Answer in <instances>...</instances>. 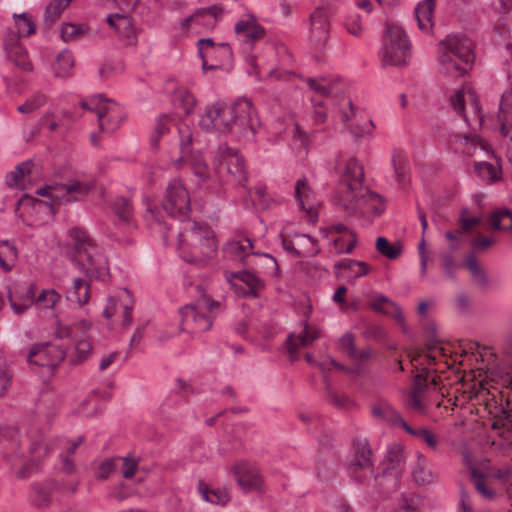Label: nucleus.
<instances>
[{"label": "nucleus", "mask_w": 512, "mask_h": 512, "mask_svg": "<svg viewBox=\"0 0 512 512\" xmlns=\"http://www.w3.org/2000/svg\"><path fill=\"white\" fill-rule=\"evenodd\" d=\"M364 168L356 158H349L341 171L335 192L336 203L349 214L379 216L385 210L383 198L363 185Z\"/></svg>", "instance_id": "1"}, {"label": "nucleus", "mask_w": 512, "mask_h": 512, "mask_svg": "<svg viewBox=\"0 0 512 512\" xmlns=\"http://www.w3.org/2000/svg\"><path fill=\"white\" fill-rule=\"evenodd\" d=\"M439 64L446 75L459 78L464 76L475 60L473 43L460 35H448L439 46Z\"/></svg>", "instance_id": "2"}, {"label": "nucleus", "mask_w": 512, "mask_h": 512, "mask_svg": "<svg viewBox=\"0 0 512 512\" xmlns=\"http://www.w3.org/2000/svg\"><path fill=\"white\" fill-rule=\"evenodd\" d=\"M196 290L199 293L196 301L180 309L183 329L189 333L209 331L221 308V303L209 297L202 285H197Z\"/></svg>", "instance_id": "3"}, {"label": "nucleus", "mask_w": 512, "mask_h": 512, "mask_svg": "<svg viewBox=\"0 0 512 512\" xmlns=\"http://www.w3.org/2000/svg\"><path fill=\"white\" fill-rule=\"evenodd\" d=\"M411 56L406 32L397 24L387 23L382 37L379 57L383 66H404Z\"/></svg>", "instance_id": "4"}, {"label": "nucleus", "mask_w": 512, "mask_h": 512, "mask_svg": "<svg viewBox=\"0 0 512 512\" xmlns=\"http://www.w3.org/2000/svg\"><path fill=\"white\" fill-rule=\"evenodd\" d=\"M229 113L232 118L229 131L242 136L246 142L254 141L260 122L252 102L238 99L229 106Z\"/></svg>", "instance_id": "5"}, {"label": "nucleus", "mask_w": 512, "mask_h": 512, "mask_svg": "<svg viewBox=\"0 0 512 512\" xmlns=\"http://www.w3.org/2000/svg\"><path fill=\"white\" fill-rule=\"evenodd\" d=\"M84 109L95 112L98 119L99 130L103 133H113L122 124L126 113L119 104L103 98L102 95L92 97L87 102H82Z\"/></svg>", "instance_id": "6"}, {"label": "nucleus", "mask_w": 512, "mask_h": 512, "mask_svg": "<svg viewBox=\"0 0 512 512\" xmlns=\"http://www.w3.org/2000/svg\"><path fill=\"white\" fill-rule=\"evenodd\" d=\"M161 206L172 218L180 221L189 219L191 213L190 195L180 180L173 179L169 182Z\"/></svg>", "instance_id": "7"}, {"label": "nucleus", "mask_w": 512, "mask_h": 512, "mask_svg": "<svg viewBox=\"0 0 512 512\" xmlns=\"http://www.w3.org/2000/svg\"><path fill=\"white\" fill-rule=\"evenodd\" d=\"M374 465L373 453L366 439H357L352 444L351 457L348 464L350 475L358 482L365 481L372 473Z\"/></svg>", "instance_id": "8"}, {"label": "nucleus", "mask_w": 512, "mask_h": 512, "mask_svg": "<svg viewBox=\"0 0 512 512\" xmlns=\"http://www.w3.org/2000/svg\"><path fill=\"white\" fill-rule=\"evenodd\" d=\"M65 358V350L50 343L36 344L31 347L27 362L39 367L56 368Z\"/></svg>", "instance_id": "9"}, {"label": "nucleus", "mask_w": 512, "mask_h": 512, "mask_svg": "<svg viewBox=\"0 0 512 512\" xmlns=\"http://www.w3.org/2000/svg\"><path fill=\"white\" fill-rule=\"evenodd\" d=\"M218 154L220 157L219 173L225 169L238 185H244L247 173L243 157L238 154L237 150L226 145L219 146Z\"/></svg>", "instance_id": "10"}, {"label": "nucleus", "mask_w": 512, "mask_h": 512, "mask_svg": "<svg viewBox=\"0 0 512 512\" xmlns=\"http://www.w3.org/2000/svg\"><path fill=\"white\" fill-rule=\"evenodd\" d=\"M231 119L229 106L223 102H215L206 107L199 124L207 131L215 129L226 132L229 131Z\"/></svg>", "instance_id": "11"}, {"label": "nucleus", "mask_w": 512, "mask_h": 512, "mask_svg": "<svg viewBox=\"0 0 512 512\" xmlns=\"http://www.w3.org/2000/svg\"><path fill=\"white\" fill-rule=\"evenodd\" d=\"M179 243L182 245L188 241L191 245H200L206 247L208 253H214L217 250V240L214 232L205 224L193 223L189 228L178 233Z\"/></svg>", "instance_id": "12"}, {"label": "nucleus", "mask_w": 512, "mask_h": 512, "mask_svg": "<svg viewBox=\"0 0 512 512\" xmlns=\"http://www.w3.org/2000/svg\"><path fill=\"white\" fill-rule=\"evenodd\" d=\"M91 189V186L81 182L71 184H53L51 192L52 204H68L81 200Z\"/></svg>", "instance_id": "13"}, {"label": "nucleus", "mask_w": 512, "mask_h": 512, "mask_svg": "<svg viewBox=\"0 0 512 512\" xmlns=\"http://www.w3.org/2000/svg\"><path fill=\"white\" fill-rule=\"evenodd\" d=\"M4 49L7 57L14 63L15 66L24 70L31 71L33 69L32 63L29 60L28 52L18 40V35L14 31L8 30L3 40Z\"/></svg>", "instance_id": "14"}, {"label": "nucleus", "mask_w": 512, "mask_h": 512, "mask_svg": "<svg viewBox=\"0 0 512 512\" xmlns=\"http://www.w3.org/2000/svg\"><path fill=\"white\" fill-rule=\"evenodd\" d=\"M469 97H470L469 108L472 113L471 117H468L467 114L465 113L466 99H465L463 91L457 90L453 95H451V97H450L451 106L454 109V111L464 119V121L467 123L468 126H473V125L481 126L484 117H483V114L481 111L480 104L472 93L469 94Z\"/></svg>", "instance_id": "15"}, {"label": "nucleus", "mask_w": 512, "mask_h": 512, "mask_svg": "<svg viewBox=\"0 0 512 512\" xmlns=\"http://www.w3.org/2000/svg\"><path fill=\"white\" fill-rule=\"evenodd\" d=\"M460 258H442L441 266L449 277L459 269H467L473 279L481 285L487 283L485 271L478 262V258H466L465 261H458Z\"/></svg>", "instance_id": "16"}, {"label": "nucleus", "mask_w": 512, "mask_h": 512, "mask_svg": "<svg viewBox=\"0 0 512 512\" xmlns=\"http://www.w3.org/2000/svg\"><path fill=\"white\" fill-rule=\"evenodd\" d=\"M237 484L245 491L260 490L263 478L259 469L248 463H238L232 468Z\"/></svg>", "instance_id": "17"}, {"label": "nucleus", "mask_w": 512, "mask_h": 512, "mask_svg": "<svg viewBox=\"0 0 512 512\" xmlns=\"http://www.w3.org/2000/svg\"><path fill=\"white\" fill-rule=\"evenodd\" d=\"M222 13V9L218 6H212L205 9H200L193 15L187 17L181 22L182 29H189L194 27L197 32H201L200 28L212 29L218 21V16Z\"/></svg>", "instance_id": "18"}, {"label": "nucleus", "mask_w": 512, "mask_h": 512, "mask_svg": "<svg viewBox=\"0 0 512 512\" xmlns=\"http://www.w3.org/2000/svg\"><path fill=\"white\" fill-rule=\"evenodd\" d=\"M294 196L299 207L306 212L309 221L315 223L318 218V213L315 205L314 193L312 192L306 177H302L297 180Z\"/></svg>", "instance_id": "19"}, {"label": "nucleus", "mask_w": 512, "mask_h": 512, "mask_svg": "<svg viewBox=\"0 0 512 512\" xmlns=\"http://www.w3.org/2000/svg\"><path fill=\"white\" fill-rule=\"evenodd\" d=\"M294 196L299 207L306 212L309 221L315 223L318 218V213L315 205L314 193L312 192L306 177H302L297 180Z\"/></svg>", "instance_id": "20"}, {"label": "nucleus", "mask_w": 512, "mask_h": 512, "mask_svg": "<svg viewBox=\"0 0 512 512\" xmlns=\"http://www.w3.org/2000/svg\"><path fill=\"white\" fill-rule=\"evenodd\" d=\"M330 16L326 9L317 8L310 16L311 39L317 46H324L329 37Z\"/></svg>", "instance_id": "21"}, {"label": "nucleus", "mask_w": 512, "mask_h": 512, "mask_svg": "<svg viewBox=\"0 0 512 512\" xmlns=\"http://www.w3.org/2000/svg\"><path fill=\"white\" fill-rule=\"evenodd\" d=\"M53 450L54 446L50 440L40 438L35 441H32L29 446V453L32 457V463H29L20 468L17 471V477H28L32 473V471L37 468V465L34 463V461H38L47 457Z\"/></svg>", "instance_id": "22"}, {"label": "nucleus", "mask_w": 512, "mask_h": 512, "mask_svg": "<svg viewBox=\"0 0 512 512\" xmlns=\"http://www.w3.org/2000/svg\"><path fill=\"white\" fill-rule=\"evenodd\" d=\"M235 33L245 42H254L264 37L265 29L253 15H245L235 24Z\"/></svg>", "instance_id": "23"}, {"label": "nucleus", "mask_w": 512, "mask_h": 512, "mask_svg": "<svg viewBox=\"0 0 512 512\" xmlns=\"http://www.w3.org/2000/svg\"><path fill=\"white\" fill-rule=\"evenodd\" d=\"M319 337V331L313 327H310L307 322H305L303 330L297 335H290L286 340V345L290 357L292 360H296L298 358V348L306 347L312 344Z\"/></svg>", "instance_id": "24"}, {"label": "nucleus", "mask_w": 512, "mask_h": 512, "mask_svg": "<svg viewBox=\"0 0 512 512\" xmlns=\"http://www.w3.org/2000/svg\"><path fill=\"white\" fill-rule=\"evenodd\" d=\"M401 477V474H396L386 468H380V472L374 476V487L377 493L382 496H389L396 492Z\"/></svg>", "instance_id": "25"}, {"label": "nucleus", "mask_w": 512, "mask_h": 512, "mask_svg": "<svg viewBox=\"0 0 512 512\" xmlns=\"http://www.w3.org/2000/svg\"><path fill=\"white\" fill-rule=\"evenodd\" d=\"M371 413L377 420L389 423L394 427H402L407 423L401 414L388 402L381 400L371 407Z\"/></svg>", "instance_id": "26"}, {"label": "nucleus", "mask_w": 512, "mask_h": 512, "mask_svg": "<svg viewBox=\"0 0 512 512\" xmlns=\"http://www.w3.org/2000/svg\"><path fill=\"white\" fill-rule=\"evenodd\" d=\"M8 298L12 310L17 314H21L35 302L36 287L34 284H30L23 288L21 292L9 290Z\"/></svg>", "instance_id": "27"}, {"label": "nucleus", "mask_w": 512, "mask_h": 512, "mask_svg": "<svg viewBox=\"0 0 512 512\" xmlns=\"http://www.w3.org/2000/svg\"><path fill=\"white\" fill-rule=\"evenodd\" d=\"M406 467V455L404 449L399 444L391 445L385 458L380 463V468H386L396 474L403 475Z\"/></svg>", "instance_id": "28"}, {"label": "nucleus", "mask_w": 512, "mask_h": 512, "mask_svg": "<svg viewBox=\"0 0 512 512\" xmlns=\"http://www.w3.org/2000/svg\"><path fill=\"white\" fill-rule=\"evenodd\" d=\"M107 22L112 27L119 37L127 39L132 43L136 37V30L130 16L124 14H110L107 17Z\"/></svg>", "instance_id": "29"}, {"label": "nucleus", "mask_w": 512, "mask_h": 512, "mask_svg": "<svg viewBox=\"0 0 512 512\" xmlns=\"http://www.w3.org/2000/svg\"><path fill=\"white\" fill-rule=\"evenodd\" d=\"M333 228L337 233V235L332 238L335 253H351L357 244L355 233L350 231L344 224H337Z\"/></svg>", "instance_id": "30"}, {"label": "nucleus", "mask_w": 512, "mask_h": 512, "mask_svg": "<svg viewBox=\"0 0 512 512\" xmlns=\"http://www.w3.org/2000/svg\"><path fill=\"white\" fill-rule=\"evenodd\" d=\"M223 252L229 256H271L269 253L253 251V243L249 238L236 237L227 241Z\"/></svg>", "instance_id": "31"}, {"label": "nucleus", "mask_w": 512, "mask_h": 512, "mask_svg": "<svg viewBox=\"0 0 512 512\" xmlns=\"http://www.w3.org/2000/svg\"><path fill=\"white\" fill-rule=\"evenodd\" d=\"M70 237L73 241L74 251L77 254L92 256L93 254L98 253L97 244L91 239L86 231L77 227L72 228L70 230Z\"/></svg>", "instance_id": "32"}, {"label": "nucleus", "mask_w": 512, "mask_h": 512, "mask_svg": "<svg viewBox=\"0 0 512 512\" xmlns=\"http://www.w3.org/2000/svg\"><path fill=\"white\" fill-rule=\"evenodd\" d=\"M370 306L374 311L394 318L399 324H404L405 318L401 308L386 296H375Z\"/></svg>", "instance_id": "33"}, {"label": "nucleus", "mask_w": 512, "mask_h": 512, "mask_svg": "<svg viewBox=\"0 0 512 512\" xmlns=\"http://www.w3.org/2000/svg\"><path fill=\"white\" fill-rule=\"evenodd\" d=\"M197 488H198V492L200 493L201 497L205 501L210 502L212 504L226 505L231 499L230 493L226 488L210 487L203 480L198 481Z\"/></svg>", "instance_id": "34"}, {"label": "nucleus", "mask_w": 512, "mask_h": 512, "mask_svg": "<svg viewBox=\"0 0 512 512\" xmlns=\"http://www.w3.org/2000/svg\"><path fill=\"white\" fill-rule=\"evenodd\" d=\"M231 278L239 279L247 287V290L243 292V297L256 298L259 295V291L263 288V282L248 271L234 272L230 275L226 274V279L230 283Z\"/></svg>", "instance_id": "35"}, {"label": "nucleus", "mask_w": 512, "mask_h": 512, "mask_svg": "<svg viewBox=\"0 0 512 512\" xmlns=\"http://www.w3.org/2000/svg\"><path fill=\"white\" fill-rule=\"evenodd\" d=\"M75 260L76 265L80 262L78 258H72ZM87 263H81L85 268V273L88 277L105 281L109 277V268L106 258H86Z\"/></svg>", "instance_id": "36"}, {"label": "nucleus", "mask_w": 512, "mask_h": 512, "mask_svg": "<svg viewBox=\"0 0 512 512\" xmlns=\"http://www.w3.org/2000/svg\"><path fill=\"white\" fill-rule=\"evenodd\" d=\"M201 56L208 57L209 60L214 61L209 68L218 69L231 61L233 53L228 43L221 42L214 49L204 50Z\"/></svg>", "instance_id": "37"}, {"label": "nucleus", "mask_w": 512, "mask_h": 512, "mask_svg": "<svg viewBox=\"0 0 512 512\" xmlns=\"http://www.w3.org/2000/svg\"><path fill=\"white\" fill-rule=\"evenodd\" d=\"M436 0H423L415 8V17L418 27L423 32H430L433 27V12Z\"/></svg>", "instance_id": "38"}, {"label": "nucleus", "mask_w": 512, "mask_h": 512, "mask_svg": "<svg viewBox=\"0 0 512 512\" xmlns=\"http://www.w3.org/2000/svg\"><path fill=\"white\" fill-rule=\"evenodd\" d=\"M412 477L419 485H427L434 481L435 475L429 469L428 459L422 453H417V460L412 469Z\"/></svg>", "instance_id": "39"}, {"label": "nucleus", "mask_w": 512, "mask_h": 512, "mask_svg": "<svg viewBox=\"0 0 512 512\" xmlns=\"http://www.w3.org/2000/svg\"><path fill=\"white\" fill-rule=\"evenodd\" d=\"M144 218L149 225V227L158 233H160L164 239V242L168 239V232L170 228L164 222L161 213L157 210V208H153L150 203L147 204L146 212L144 214Z\"/></svg>", "instance_id": "40"}, {"label": "nucleus", "mask_w": 512, "mask_h": 512, "mask_svg": "<svg viewBox=\"0 0 512 512\" xmlns=\"http://www.w3.org/2000/svg\"><path fill=\"white\" fill-rule=\"evenodd\" d=\"M490 230H511L512 229V211L506 208L493 211L488 220Z\"/></svg>", "instance_id": "41"}, {"label": "nucleus", "mask_w": 512, "mask_h": 512, "mask_svg": "<svg viewBox=\"0 0 512 512\" xmlns=\"http://www.w3.org/2000/svg\"><path fill=\"white\" fill-rule=\"evenodd\" d=\"M90 297V285L84 279L77 278L74 280L72 287L69 289L67 299L78 305H84Z\"/></svg>", "instance_id": "42"}, {"label": "nucleus", "mask_w": 512, "mask_h": 512, "mask_svg": "<svg viewBox=\"0 0 512 512\" xmlns=\"http://www.w3.org/2000/svg\"><path fill=\"white\" fill-rule=\"evenodd\" d=\"M404 430L411 436L424 442L431 450L436 451L439 447L437 436L427 428H413L408 423H404Z\"/></svg>", "instance_id": "43"}, {"label": "nucleus", "mask_w": 512, "mask_h": 512, "mask_svg": "<svg viewBox=\"0 0 512 512\" xmlns=\"http://www.w3.org/2000/svg\"><path fill=\"white\" fill-rule=\"evenodd\" d=\"M375 247L382 256H399L406 253L405 244L402 241L396 240L391 243L383 236L376 239Z\"/></svg>", "instance_id": "44"}, {"label": "nucleus", "mask_w": 512, "mask_h": 512, "mask_svg": "<svg viewBox=\"0 0 512 512\" xmlns=\"http://www.w3.org/2000/svg\"><path fill=\"white\" fill-rule=\"evenodd\" d=\"M172 102L175 107L181 108L184 114H189L196 104L195 97L185 88L175 90Z\"/></svg>", "instance_id": "45"}, {"label": "nucleus", "mask_w": 512, "mask_h": 512, "mask_svg": "<svg viewBox=\"0 0 512 512\" xmlns=\"http://www.w3.org/2000/svg\"><path fill=\"white\" fill-rule=\"evenodd\" d=\"M475 172L483 181H486L487 183H494L501 179V169L489 162H476Z\"/></svg>", "instance_id": "46"}, {"label": "nucleus", "mask_w": 512, "mask_h": 512, "mask_svg": "<svg viewBox=\"0 0 512 512\" xmlns=\"http://www.w3.org/2000/svg\"><path fill=\"white\" fill-rule=\"evenodd\" d=\"M71 2L72 0H54L51 2L45 9V24L48 26L54 24Z\"/></svg>", "instance_id": "47"}, {"label": "nucleus", "mask_w": 512, "mask_h": 512, "mask_svg": "<svg viewBox=\"0 0 512 512\" xmlns=\"http://www.w3.org/2000/svg\"><path fill=\"white\" fill-rule=\"evenodd\" d=\"M13 19L17 28V32L14 33L18 35V40L21 35L30 36L36 32V25L28 13L14 14Z\"/></svg>", "instance_id": "48"}, {"label": "nucleus", "mask_w": 512, "mask_h": 512, "mask_svg": "<svg viewBox=\"0 0 512 512\" xmlns=\"http://www.w3.org/2000/svg\"><path fill=\"white\" fill-rule=\"evenodd\" d=\"M471 481L475 490L485 499H493L495 492L488 487L486 482V476L476 468H472L470 471Z\"/></svg>", "instance_id": "49"}, {"label": "nucleus", "mask_w": 512, "mask_h": 512, "mask_svg": "<svg viewBox=\"0 0 512 512\" xmlns=\"http://www.w3.org/2000/svg\"><path fill=\"white\" fill-rule=\"evenodd\" d=\"M334 268L336 270H341V269L350 270L351 273L353 274L352 275L353 278H358V277L364 276L369 271V266L367 263L362 262V261H354L350 258H344L342 261L337 262L334 265Z\"/></svg>", "instance_id": "50"}, {"label": "nucleus", "mask_w": 512, "mask_h": 512, "mask_svg": "<svg viewBox=\"0 0 512 512\" xmlns=\"http://www.w3.org/2000/svg\"><path fill=\"white\" fill-rule=\"evenodd\" d=\"M392 165L396 180L399 184L405 185L408 181V162L401 152H395L392 157Z\"/></svg>", "instance_id": "51"}, {"label": "nucleus", "mask_w": 512, "mask_h": 512, "mask_svg": "<svg viewBox=\"0 0 512 512\" xmlns=\"http://www.w3.org/2000/svg\"><path fill=\"white\" fill-rule=\"evenodd\" d=\"M481 217L479 216H470L469 209L467 207H463L460 210L458 219H457V229L464 235H466L471 229L478 226L481 223Z\"/></svg>", "instance_id": "52"}, {"label": "nucleus", "mask_w": 512, "mask_h": 512, "mask_svg": "<svg viewBox=\"0 0 512 512\" xmlns=\"http://www.w3.org/2000/svg\"><path fill=\"white\" fill-rule=\"evenodd\" d=\"M115 214L122 221L129 222L133 217V209L130 201L125 197H118L113 203Z\"/></svg>", "instance_id": "53"}, {"label": "nucleus", "mask_w": 512, "mask_h": 512, "mask_svg": "<svg viewBox=\"0 0 512 512\" xmlns=\"http://www.w3.org/2000/svg\"><path fill=\"white\" fill-rule=\"evenodd\" d=\"M430 379V370L424 367L414 376L413 385L410 394L422 396L427 388V383Z\"/></svg>", "instance_id": "54"}, {"label": "nucleus", "mask_w": 512, "mask_h": 512, "mask_svg": "<svg viewBox=\"0 0 512 512\" xmlns=\"http://www.w3.org/2000/svg\"><path fill=\"white\" fill-rule=\"evenodd\" d=\"M170 122L171 118L168 115H161L157 119L154 131L150 138L153 147H157L161 137L169 131Z\"/></svg>", "instance_id": "55"}, {"label": "nucleus", "mask_w": 512, "mask_h": 512, "mask_svg": "<svg viewBox=\"0 0 512 512\" xmlns=\"http://www.w3.org/2000/svg\"><path fill=\"white\" fill-rule=\"evenodd\" d=\"M88 28L83 25L65 23L61 29V36L65 42L77 40L87 32Z\"/></svg>", "instance_id": "56"}, {"label": "nucleus", "mask_w": 512, "mask_h": 512, "mask_svg": "<svg viewBox=\"0 0 512 512\" xmlns=\"http://www.w3.org/2000/svg\"><path fill=\"white\" fill-rule=\"evenodd\" d=\"M74 65V58L69 50L61 51L56 58L57 76H63L68 73Z\"/></svg>", "instance_id": "57"}, {"label": "nucleus", "mask_w": 512, "mask_h": 512, "mask_svg": "<svg viewBox=\"0 0 512 512\" xmlns=\"http://www.w3.org/2000/svg\"><path fill=\"white\" fill-rule=\"evenodd\" d=\"M118 461H120V457L108 458L101 462L96 472V478L98 480H106L116 471Z\"/></svg>", "instance_id": "58"}, {"label": "nucleus", "mask_w": 512, "mask_h": 512, "mask_svg": "<svg viewBox=\"0 0 512 512\" xmlns=\"http://www.w3.org/2000/svg\"><path fill=\"white\" fill-rule=\"evenodd\" d=\"M306 83L319 97H328L331 93V84L324 78H308Z\"/></svg>", "instance_id": "59"}, {"label": "nucleus", "mask_w": 512, "mask_h": 512, "mask_svg": "<svg viewBox=\"0 0 512 512\" xmlns=\"http://www.w3.org/2000/svg\"><path fill=\"white\" fill-rule=\"evenodd\" d=\"M346 30L353 36L359 37L363 32L361 17L358 13H349L344 21Z\"/></svg>", "instance_id": "60"}, {"label": "nucleus", "mask_w": 512, "mask_h": 512, "mask_svg": "<svg viewBox=\"0 0 512 512\" xmlns=\"http://www.w3.org/2000/svg\"><path fill=\"white\" fill-rule=\"evenodd\" d=\"M178 132L180 137L182 158H184L191 152V145L193 141L192 132L188 126H180Z\"/></svg>", "instance_id": "61"}, {"label": "nucleus", "mask_w": 512, "mask_h": 512, "mask_svg": "<svg viewBox=\"0 0 512 512\" xmlns=\"http://www.w3.org/2000/svg\"><path fill=\"white\" fill-rule=\"evenodd\" d=\"M60 299V295L54 290H43L38 297H36L35 302L41 305L43 308H53L57 301Z\"/></svg>", "instance_id": "62"}, {"label": "nucleus", "mask_w": 512, "mask_h": 512, "mask_svg": "<svg viewBox=\"0 0 512 512\" xmlns=\"http://www.w3.org/2000/svg\"><path fill=\"white\" fill-rule=\"evenodd\" d=\"M32 501L39 508L46 507L50 504L51 493L42 486H35L33 488Z\"/></svg>", "instance_id": "63"}, {"label": "nucleus", "mask_w": 512, "mask_h": 512, "mask_svg": "<svg viewBox=\"0 0 512 512\" xmlns=\"http://www.w3.org/2000/svg\"><path fill=\"white\" fill-rule=\"evenodd\" d=\"M31 167L32 163L30 161L18 164L14 171H12L8 176L10 178L9 184L18 185V183L25 177V175L30 173Z\"/></svg>", "instance_id": "64"}]
</instances>
